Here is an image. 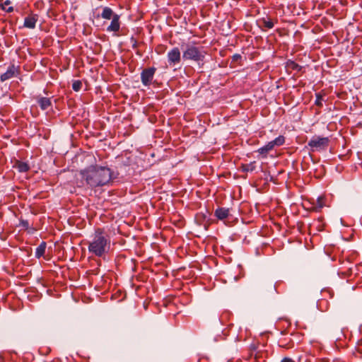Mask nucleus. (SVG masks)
Masks as SVG:
<instances>
[{"instance_id": "nucleus-1", "label": "nucleus", "mask_w": 362, "mask_h": 362, "mask_svg": "<svg viewBox=\"0 0 362 362\" xmlns=\"http://www.w3.org/2000/svg\"><path fill=\"white\" fill-rule=\"evenodd\" d=\"M81 178L90 188L103 187L112 180L111 170L105 166L90 165L80 171Z\"/></svg>"}, {"instance_id": "nucleus-2", "label": "nucleus", "mask_w": 362, "mask_h": 362, "mask_svg": "<svg viewBox=\"0 0 362 362\" xmlns=\"http://www.w3.org/2000/svg\"><path fill=\"white\" fill-rule=\"evenodd\" d=\"M110 240L106 237L103 229L98 228L88 245V252L96 257H103L110 248Z\"/></svg>"}, {"instance_id": "nucleus-3", "label": "nucleus", "mask_w": 362, "mask_h": 362, "mask_svg": "<svg viewBox=\"0 0 362 362\" xmlns=\"http://www.w3.org/2000/svg\"><path fill=\"white\" fill-rule=\"evenodd\" d=\"M206 52L202 47L195 46L194 44H187L182 52V58L185 60H192L197 62L204 59Z\"/></svg>"}, {"instance_id": "nucleus-4", "label": "nucleus", "mask_w": 362, "mask_h": 362, "mask_svg": "<svg viewBox=\"0 0 362 362\" xmlns=\"http://www.w3.org/2000/svg\"><path fill=\"white\" fill-rule=\"evenodd\" d=\"M328 137H320L315 136L308 142V146L313 151H320L325 149L329 145Z\"/></svg>"}, {"instance_id": "nucleus-5", "label": "nucleus", "mask_w": 362, "mask_h": 362, "mask_svg": "<svg viewBox=\"0 0 362 362\" xmlns=\"http://www.w3.org/2000/svg\"><path fill=\"white\" fill-rule=\"evenodd\" d=\"M168 62L170 66H175L181 61V53L178 47H175L170 49L167 54Z\"/></svg>"}, {"instance_id": "nucleus-6", "label": "nucleus", "mask_w": 362, "mask_h": 362, "mask_svg": "<svg viewBox=\"0 0 362 362\" xmlns=\"http://www.w3.org/2000/svg\"><path fill=\"white\" fill-rule=\"evenodd\" d=\"M156 69L154 67H150L144 69L141 73V80L145 86H148L151 83Z\"/></svg>"}, {"instance_id": "nucleus-7", "label": "nucleus", "mask_w": 362, "mask_h": 362, "mask_svg": "<svg viewBox=\"0 0 362 362\" xmlns=\"http://www.w3.org/2000/svg\"><path fill=\"white\" fill-rule=\"evenodd\" d=\"M19 73V66L11 64L8 67L6 71L0 76V80L4 82L14 76H17Z\"/></svg>"}, {"instance_id": "nucleus-8", "label": "nucleus", "mask_w": 362, "mask_h": 362, "mask_svg": "<svg viewBox=\"0 0 362 362\" xmlns=\"http://www.w3.org/2000/svg\"><path fill=\"white\" fill-rule=\"evenodd\" d=\"M38 16L31 13L25 18L23 25L27 28L33 29L35 28Z\"/></svg>"}, {"instance_id": "nucleus-9", "label": "nucleus", "mask_w": 362, "mask_h": 362, "mask_svg": "<svg viewBox=\"0 0 362 362\" xmlns=\"http://www.w3.org/2000/svg\"><path fill=\"white\" fill-rule=\"evenodd\" d=\"M119 16L118 14H115L113 18H112V21L110 25L107 28V32H118L120 28V21H119Z\"/></svg>"}, {"instance_id": "nucleus-10", "label": "nucleus", "mask_w": 362, "mask_h": 362, "mask_svg": "<svg viewBox=\"0 0 362 362\" xmlns=\"http://www.w3.org/2000/svg\"><path fill=\"white\" fill-rule=\"evenodd\" d=\"M37 104L42 110H46L51 106L52 103L50 98L41 97L37 99Z\"/></svg>"}, {"instance_id": "nucleus-11", "label": "nucleus", "mask_w": 362, "mask_h": 362, "mask_svg": "<svg viewBox=\"0 0 362 362\" xmlns=\"http://www.w3.org/2000/svg\"><path fill=\"white\" fill-rule=\"evenodd\" d=\"M229 215V209L226 208H218L215 211V216L220 220H223Z\"/></svg>"}, {"instance_id": "nucleus-12", "label": "nucleus", "mask_w": 362, "mask_h": 362, "mask_svg": "<svg viewBox=\"0 0 362 362\" xmlns=\"http://www.w3.org/2000/svg\"><path fill=\"white\" fill-rule=\"evenodd\" d=\"M115 13H114L112 8L110 7H105L103 9V12L101 13V17L104 19L110 20L113 18Z\"/></svg>"}, {"instance_id": "nucleus-13", "label": "nucleus", "mask_w": 362, "mask_h": 362, "mask_svg": "<svg viewBox=\"0 0 362 362\" xmlns=\"http://www.w3.org/2000/svg\"><path fill=\"white\" fill-rule=\"evenodd\" d=\"M45 250L46 243L42 242L35 250V257L37 258H40L41 257H42L45 252Z\"/></svg>"}, {"instance_id": "nucleus-14", "label": "nucleus", "mask_w": 362, "mask_h": 362, "mask_svg": "<svg viewBox=\"0 0 362 362\" xmlns=\"http://www.w3.org/2000/svg\"><path fill=\"white\" fill-rule=\"evenodd\" d=\"M259 22L261 23L262 26L266 28L267 29H272L274 26V24L272 22V19L269 18H263L259 21Z\"/></svg>"}, {"instance_id": "nucleus-15", "label": "nucleus", "mask_w": 362, "mask_h": 362, "mask_svg": "<svg viewBox=\"0 0 362 362\" xmlns=\"http://www.w3.org/2000/svg\"><path fill=\"white\" fill-rule=\"evenodd\" d=\"M274 146L272 143V141H269L268 144H267L265 146L259 148L258 149V152L260 153V154H264L266 155L269 151H270L271 150H272L274 148Z\"/></svg>"}, {"instance_id": "nucleus-16", "label": "nucleus", "mask_w": 362, "mask_h": 362, "mask_svg": "<svg viewBox=\"0 0 362 362\" xmlns=\"http://www.w3.org/2000/svg\"><path fill=\"white\" fill-rule=\"evenodd\" d=\"M286 68L293 71H299L301 69V66L293 61L288 60L286 62Z\"/></svg>"}, {"instance_id": "nucleus-17", "label": "nucleus", "mask_w": 362, "mask_h": 362, "mask_svg": "<svg viewBox=\"0 0 362 362\" xmlns=\"http://www.w3.org/2000/svg\"><path fill=\"white\" fill-rule=\"evenodd\" d=\"M242 171L243 172H252L255 170V162H251L248 164H243L241 165Z\"/></svg>"}, {"instance_id": "nucleus-18", "label": "nucleus", "mask_w": 362, "mask_h": 362, "mask_svg": "<svg viewBox=\"0 0 362 362\" xmlns=\"http://www.w3.org/2000/svg\"><path fill=\"white\" fill-rule=\"evenodd\" d=\"M16 168L21 173L27 172L30 168L28 165L23 162H18L16 165Z\"/></svg>"}, {"instance_id": "nucleus-19", "label": "nucleus", "mask_w": 362, "mask_h": 362, "mask_svg": "<svg viewBox=\"0 0 362 362\" xmlns=\"http://www.w3.org/2000/svg\"><path fill=\"white\" fill-rule=\"evenodd\" d=\"M285 142V137L284 136H279L274 140L272 141V143L274 146H282Z\"/></svg>"}, {"instance_id": "nucleus-20", "label": "nucleus", "mask_w": 362, "mask_h": 362, "mask_svg": "<svg viewBox=\"0 0 362 362\" xmlns=\"http://www.w3.org/2000/svg\"><path fill=\"white\" fill-rule=\"evenodd\" d=\"M20 226L27 230L29 233H33L35 230L33 228H30L29 223L27 220L21 219L20 221Z\"/></svg>"}, {"instance_id": "nucleus-21", "label": "nucleus", "mask_w": 362, "mask_h": 362, "mask_svg": "<svg viewBox=\"0 0 362 362\" xmlns=\"http://www.w3.org/2000/svg\"><path fill=\"white\" fill-rule=\"evenodd\" d=\"M9 4H11V1L9 0H6L4 3V4L0 5V6L2 10L5 11L7 13H11V12L13 11V6H9L8 8L6 7V5H9Z\"/></svg>"}, {"instance_id": "nucleus-22", "label": "nucleus", "mask_w": 362, "mask_h": 362, "mask_svg": "<svg viewBox=\"0 0 362 362\" xmlns=\"http://www.w3.org/2000/svg\"><path fill=\"white\" fill-rule=\"evenodd\" d=\"M81 86H82V83L81 81L79 80H77V81H74L72 83V88L73 90H74L75 91H78L81 90Z\"/></svg>"}, {"instance_id": "nucleus-23", "label": "nucleus", "mask_w": 362, "mask_h": 362, "mask_svg": "<svg viewBox=\"0 0 362 362\" xmlns=\"http://www.w3.org/2000/svg\"><path fill=\"white\" fill-rule=\"evenodd\" d=\"M322 100H323L322 96L320 93H317L315 105L317 106H322Z\"/></svg>"}, {"instance_id": "nucleus-24", "label": "nucleus", "mask_w": 362, "mask_h": 362, "mask_svg": "<svg viewBox=\"0 0 362 362\" xmlns=\"http://www.w3.org/2000/svg\"><path fill=\"white\" fill-rule=\"evenodd\" d=\"M324 206V198L321 197H318L317 199V207L318 209H322Z\"/></svg>"}, {"instance_id": "nucleus-25", "label": "nucleus", "mask_w": 362, "mask_h": 362, "mask_svg": "<svg viewBox=\"0 0 362 362\" xmlns=\"http://www.w3.org/2000/svg\"><path fill=\"white\" fill-rule=\"evenodd\" d=\"M281 362H296V361L291 358L285 357L281 360Z\"/></svg>"}, {"instance_id": "nucleus-26", "label": "nucleus", "mask_w": 362, "mask_h": 362, "mask_svg": "<svg viewBox=\"0 0 362 362\" xmlns=\"http://www.w3.org/2000/svg\"><path fill=\"white\" fill-rule=\"evenodd\" d=\"M241 58V56L238 54H235L233 56V59L234 61H238V59H240Z\"/></svg>"}, {"instance_id": "nucleus-27", "label": "nucleus", "mask_w": 362, "mask_h": 362, "mask_svg": "<svg viewBox=\"0 0 362 362\" xmlns=\"http://www.w3.org/2000/svg\"><path fill=\"white\" fill-rule=\"evenodd\" d=\"M280 342H281L280 346L284 347V348H286V349L290 348L289 346H287L286 344H283V341H281Z\"/></svg>"}]
</instances>
